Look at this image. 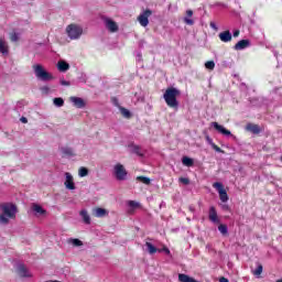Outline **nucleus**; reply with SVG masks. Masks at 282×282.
<instances>
[{"instance_id":"nucleus-15","label":"nucleus","mask_w":282,"mask_h":282,"mask_svg":"<svg viewBox=\"0 0 282 282\" xmlns=\"http://www.w3.org/2000/svg\"><path fill=\"white\" fill-rule=\"evenodd\" d=\"M246 47H250V41L249 40H241L239 41L235 46L234 50L236 51H241V50H246Z\"/></svg>"},{"instance_id":"nucleus-10","label":"nucleus","mask_w":282,"mask_h":282,"mask_svg":"<svg viewBox=\"0 0 282 282\" xmlns=\"http://www.w3.org/2000/svg\"><path fill=\"white\" fill-rule=\"evenodd\" d=\"M0 54H2V56L10 55V45L8 44V41H6V39L3 37H0Z\"/></svg>"},{"instance_id":"nucleus-35","label":"nucleus","mask_w":282,"mask_h":282,"mask_svg":"<svg viewBox=\"0 0 282 282\" xmlns=\"http://www.w3.org/2000/svg\"><path fill=\"white\" fill-rule=\"evenodd\" d=\"M128 206H130V208H140V203L134 200H129Z\"/></svg>"},{"instance_id":"nucleus-17","label":"nucleus","mask_w":282,"mask_h":282,"mask_svg":"<svg viewBox=\"0 0 282 282\" xmlns=\"http://www.w3.org/2000/svg\"><path fill=\"white\" fill-rule=\"evenodd\" d=\"M79 215L83 218L84 224H86L87 226L91 224V217L89 216V213H87V209L80 210Z\"/></svg>"},{"instance_id":"nucleus-9","label":"nucleus","mask_w":282,"mask_h":282,"mask_svg":"<svg viewBox=\"0 0 282 282\" xmlns=\"http://www.w3.org/2000/svg\"><path fill=\"white\" fill-rule=\"evenodd\" d=\"M105 25H106L108 32H111L112 34L118 32V30H119L118 23L109 18L105 19Z\"/></svg>"},{"instance_id":"nucleus-36","label":"nucleus","mask_w":282,"mask_h":282,"mask_svg":"<svg viewBox=\"0 0 282 282\" xmlns=\"http://www.w3.org/2000/svg\"><path fill=\"white\" fill-rule=\"evenodd\" d=\"M111 102L115 107H118V109H120V107H122V106H120V101L118 100V97H112Z\"/></svg>"},{"instance_id":"nucleus-51","label":"nucleus","mask_w":282,"mask_h":282,"mask_svg":"<svg viewBox=\"0 0 282 282\" xmlns=\"http://www.w3.org/2000/svg\"><path fill=\"white\" fill-rule=\"evenodd\" d=\"M137 180H138L139 182H142V176H138Z\"/></svg>"},{"instance_id":"nucleus-34","label":"nucleus","mask_w":282,"mask_h":282,"mask_svg":"<svg viewBox=\"0 0 282 282\" xmlns=\"http://www.w3.org/2000/svg\"><path fill=\"white\" fill-rule=\"evenodd\" d=\"M132 152L135 153L137 155L142 156V149H140V147L138 145L132 147Z\"/></svg>"},{"instance_id":"nucleus-27","label":"nucleus","mask_w":282,"mask_h":282,"mask_svg":"<svg viewBox=\"0 0 282 282\" xmlns=\"http://www.w3.org/2000/svg\"><path fill=\"white\" fill-rule=\"evenodd\" d=\"M53 102H54L55 107H63V105H65V100L61 97L54 98Z\"/></svg>"},{"instance_id":"nucleus-33","label":"nucleus","mask_w":282,"mask_h":282,"mask_svg":"<svg viewBox=\"0 0 282 282\" xmlns=\"http://www.w3.org/2000/svg\"><path fill=\"white\" fill-rule=\"evenodd\" d=\"M205 67H206V69H210V70L215 69V62H213V61L206 62Z\"/></svg>"},{"instance_id":"nucleus-47","label":"nucleus","mask_w":282,"mask_h":282,"mask_svg":"<svg viewBox=\"0 0 282 282\" xmlns=\"http://www.w3.org/2000/svg\"><path fill=\"white\" fill-rule=\"evenodd\" d=\"M224 210H230V207L228 205H223Z\"/></svg>"},{"instance_id":"nucleus-52","label":"nucleus","mask_w":282,"mask_h":282,"mask_svg":"<svg viewBox=\"0 0 282 282\" xmlns=\"http://www.w3.org/2000/svg\"><path fill=\"white\" fill-rule=\"evenodd\" d=\"M275 282H282V279H280V280H276Z\"/></svg>"},{"instance_id":"nucleus-37","label":"nucleus","mask_w":282,"mask_h":282,"mask_svg":"<svg viewBox=\"0 0 282 282\" xmlns=\"http://www.w3.org/2000/svg\"><path fill=\"white\" fill-rule=\"evenodd\" d=\"M142 25L143 28H147V25H149V18H147V14H142Z\"/></svg>"},{"instance_id":"nucleus-7","label":"nucleus","mask_w":282,"mask_h":282,"mask_svg":"<svg viewBox=\"0 0 282 282\" xmlns=\"http://www.w3.org/2000/svg\"><path fill=\"white\" fill-rule=\"evenodd\" d=\"M18 275L21 276V279H31L32 273H30V270H28V267L25 264H19L18 265Z\"/></svg>"},{"instance_id":"nucleus-19","label":"nucleus","mask_w":282,"mask_h":282,"mask_svg":"<svg viewBox=\"0 0 282 282\" xmlns=\"http://www.w3.org/2000/svg\"><path fill=\"white\" fill-rule=\"evenodd\" d=\"M145 247L149 254H155V252H162V250L155 248V246H153V243L151 242H145Z\"/></svg>"},{"instance_id":"nucleus-42","label":"nucleus","mask_w":282,"mask_h":282,"mask_svg":"<svg viewBox=\"0 0 282 282\" xmlns=\"http://www.w3.org/2000/svg\"><path fill=\"white\" fill-rule=\"evenodd\" d=\"M20 122H22L23 124H28V118L22 117V118L20 119Z\"/></svg>"},{"instance_id":"nucleus-28","label":"nucleus","mask_w":282,"mask_h":282,"mask_svg":"<svg viewBox=\"0 0 282 282\" xmlns=\"http://www.w3.org/2000/svg\"><path fill=\"white\" fill-rule=\"evenodd\" d=\"M78 174L79 177H87V175H89V170H87V167H80Z\"/></svg>"},{"instance_id":"nucleus-31","label":"nucleus","mask_w":282,"mask_h":282,"mask_svg":"<svg viewBox=\"0 0 282 282\" xmlns=\"http://www.w3.org/2000/svg\"><path fill=\"white\" fill-rule=\"evenodd\" d=\"M70 243L75 246L76 248L83 246V242L78 238L70 239Z\"/></svg>"},{"instance_id":"nucleus-18","label":"nucleus","mask_w":282,"mask_h":282,"mask_svg":"<svg viewBox=\"0 0 282 282\" xmlns=\"http://www.w3.org/2000/svg\"><path fill=\"white\" fill-rule=\"evenodd\" d=\"M191 17H193V10H187L186 11V17L184 18V23H186V25H194L195 21H193V19H191Z\"/></svg>"},{"instance_id":"nucleus-40","label":"nucleus","mask_w":282,"mask_h":282,"mask_svg":"<svg viewBox=\"0 0 282 282\" xmlns=\"http://www.w3.org/2000/svg\"><path fill=\"white\" fill-rule=\"evenodd\" d=\"M213 149L217 152V153H221V148L217 147V144L213 143Z\"/></svg>"},{"instance_id":"nucleus-46","label":"nucleus","mask_w":282,"mask_h":282,"mask_svg":"<svg viewBox=\"0 0 282 282\" xmlns=\"http://www.w3.org/2000/svg\"><path fill=\"white\" fill-rule=\"evenodd\" d=\"M239 36V30L234 31V37L237 39Z\"/></svg>"},{"instance_id":"nucleus-49","label":"nucleus","mask_w":282,"mask_h":282,"mask_svg":"<svg viewBox=\"0 0 282 282\" xmlns=\"http://www.w3.org/2000/svg\"><path fill=\"white\" fill-rule=\"evenodd\" d=\"M210 28H213L214 30H217V26L213 22L210 23Z\"/></svg>"},{"instance_id":"nucleus-53","label":"nucleus","mask_w":282,"mask_h":282,"mask_svg":"<svg viewBox=\"0 0 282 282\" xmlns=\"http://www.w3.org/2000/svg\"><path fill=\"white\" fill-rule=\"evenodd\" d=\"M42 89H45V90L47 91L48 88H47V87H44V88H42Z\"/></svg>"},{"instance_id":"nucleus-4","label":"nucleus","mask_w":282,"mask_h":282,"mask_svg":"<svg viewBox=\"0 0 282 282\" xmlns=\"http://www.w3.org/2000/svg\"><path fill=\"white\" fill-rule=\"evenodd\" d=\"M66 34L72 41H76L79 36H83V26L78 24H69L66 28Z\"/></svg>"},{"instance_id":"nucleus-5","label":"nucleus","mask_w":282,"mask_h":282,"mask_svg":"<svg viewBox=\"0 0 282 282\" xmlns=\"http://www.w3.org/2000/svg\"><path fill=\"white\" fill-rule=\"evenodd\" d=\"M115 177L119 181L122 182L127 180V170L124 169V165L118 163L115 165Z\"/></svg>"},{"instance_id":"nucleus-32","label":"nucleus","mask_w":282,"mask_h":282,"mask_svg":"<svg viewBox=\"0 0 282 282\" xmlns=\"http://www.w3.org/2000/svg\"><path fill=\"white\" fill-rule=\"evenodd\" d=\"M10 41L17 43V41H19V34L17 32L10 33Z\"/></svg>"},{"instance_id":"nucleus-11","label":"nucleus","mask_w":282,"mask_h":282,"mask_svg":"<svg viewBox=\"0 0 282 282\" xmlns=\"http://www.w3.org/2000/svg\"><path fill=\"white\" fill-rule=\"evenodd\" d=\"M65 175H66V180L64 185L66 186V188H68V191L76 189V184H74V176H72L69 172H66Z\"/></svg>"},{"instance_id":"nucleus-43","label":"nucleus","mask_w":282,"mask_h":282,"mask_svg":"<svg viewBox=\"0 0 282 282\" xmlns=\"http://www.w3.org/2000/svg\"><path fill=\"white\" fill-rule=\"evenodd\" d=\"M142 14H147V19H149V17H151L152 12H151V10H147Z\"/></svg>"},{"instance_id":"nucleus-13","label":"nucleus","mask_w":282,"mask_h":282,"mask_svg":"<svg viewBox=\"0 0 282 282\" xmlns=\"http://www.w3.org/2000/svg\"><path fill=\"white\" fill-rule=\"evenodd\" d=\"M93 215L94 217L102 218V217H107V215H109V212H107V209L102 207H95L93 209Z\"/></svg>"},{"instance_id":"nucleus-41","label":"nucleus","mask_w":282,"mask_h":282,"mask_svg":"<svg viewBox=\"0 0 282 282\" xmlns=\"http://www.w3.org/2000/svg\"><path fill=\"white\" fill-rule=\"evenodd\" d=\"M61 85H63L64 87H69V82L63 79L61 80Z\"/></svg>"},{"instance_id":"nucleus-24","label":"nucleus","mask_w":282,"mask_h":282,"mask_svg":"<svg viewBox=\"0 0 282 282\" xmlns=\"http://www.w3.org/2000/svg\"><path fill=\"white\" fill-rule=\"evenodd\" d=\"M61 151L63 155H69V156L74 155V150L69 147H64L61 149Z\"/></svg>"},{"instance_id":"nucleus-39","label":"nucleus","mask_w":282,"mask_h":282,"mask_svg":"<svg viewBox=\"0 0 282 282\" xmlns=\"http://www.w3.org/2000/svg\"><path fill=\"white\" fill-rule=\"evenodd\" d=\"M142 184H145L147 186H149V184H151V178L143 176L142 177Z\"/></svg>"},{"instance_id":"nucleus-38","label":"nucleus","mask_w":282,"mask_h":282,"mask_svg":"<svg viewBox=\"0 0 282 282\" xmlns=\"http://www.w3.org/2000/svg\"><path fill=\"white\" fill-rule=\"evenodd\" d=\"M180 182H181V184H184L185 186H188V184H191V180H188L186 177H181Z\"/></svg>"},{"instance_id":"nucleus-2","label":"nucleus","mask_w":282,"mask_h":282,"mask_svg":"<svg viewBox=\"0 0 282 282\" xmlns=\"http://www.w3.org/2000/svg\"><path fill=\"white\" fill-rule=\"evenodd\" d=\"M180 96V90L177 88H167L163 95V98L167 105L172 109H177L180 107V102H177V97Z\"/></svg>"},{"instance_id":"nucleus-30","label":"nucleus","mask_w":282,"mask_h":282,"mask_svg":"<svg viewBox=\"0 0 282 282\" xmlns=\"http://www.w3.org/2000/svg\"><path fill=\"white\" fill-rule=\"evenodd\" d=\"M218 230L223 235H228V226H226V225H219Z\"/></svg>"},{"instance_id":"nucleus-22","label":"nucleus","mask_w":282,"mask_h":282,"mask_svg":"<svg viewBox=\"0 0 282 282\" xmlns=\"http://www.w3.org/2000/svg\"><path fill=\"white\" fill-rule=\"evenodd\" d=\"M178 281L180 282H197L195 279L188 276L187 274L180 273L178 274Z\"/></svg>"},{"instance_id":"nucleus-3","label":"nucleus","mask_w":282,"mask_h":282,"mask_svg":"<svg viewBox=\"0 0 282 282\" xmlns=\"http://www.w3.org/2000/svg\"><path fill=\"white\" fill-rule=\"evenodd\" d=\"M33 70L37 80H42L43 83L54 80V76L50 72H46L41 64L33 65Z\"/></svg>"},{"instance_id":"nucleus-8","label":"nucleus","mask_w":282,"mask_h":282,"mask_svg":"<svg viewBox=\"0 0 282 282\" xmlns=\"http://www.w3.org/2000/svg\"><path fill=\"white\" fill-rule=\"evenodd\" d=\"M212 127H214L218 133H221V135H225L226 138L232 137V132H230V130L226 129L221 124H218L217 122H212Z\"/></svg>"},{"instance_id":"nucleus-14","label":"nucleus","mask_w":282,"mask_h":282,"mask_svg":"<svg viewBox=\"0 0 282 282\" xmlns=\"http://www.w3.org/2000/svg\"><path fill=\"white\" fill-rule=\"evenodd\" d=\"M218 37L223 43H230L232 41V33L230 31H224L218 34Z\"/></svg>"},{"instance_id":"nucleus-25","label":"nucleus","mask_w":282,"mask_h":282,"mask_svg":"<svg viewBox=\"0 0 282 282\" xmlns=\"http://www.w3.org/2000/svg\"><path fill=\"white\" fill-rule=\"evenodd\" d=\"M182 163L184 166H193L194 161H193V159H191L188 156H183Z\"/></svg>"},{"instance_id":"nucleus-21","label":"nucleus","mask_w":282,"mask_h":282,"mask_svg":"<svg viewBox=\"0 0 282 282\" xmlns=\"http://www.w3.org/2000/svg\"><path fill=\"white\" fill-rule=\"evenodd\" d=\"M57 68L59 72H67V69H69V64L65 61H59L57 63Z\"/></svg>"},{"instance_id":"nucleus-1","label":"nucleus","mask_w":282,"mask_h":282,"mask_svg":"<svg viewBox=\"0 0 282 282\" xmlns=\"http://www.w3.org/2000/svg\"><path fill=\"white\" fill-rule=\"evenodd\" d=\"M0 210V224L2 226H8V224H10V219H17V205L12 203H1Z\"/></svg>"},{"instance_id":"nucleus-45","label":"nucleus","mask_w":282,"mask_h":282,"mask_svg":"<svg viewBox=\"0 0 282 282\" xmlns=\"http://www.w3.org/2000/svg\"><path fill=\"white\" fill-rule=\"evenodd\" d=\"M219 282H230V281H228L227 278L223 276V278L219 279Z\"/></svg>"},{"instance_id":"nucleus-26","label":"nucleus","mask_w":282,"mask_h":282,"mask_svg":"<svg viewBox=\"0 0 282 282\" xmlns=\"http://www.w3.org/2000/svg\"><path fill=\"white\" fill-rule=\"evenodd\" d=\"M119 110L121 112V116H123V118H131V111H129L127 108L124 107H119Z\"/></svg>"},{"instance_id":"nucleus-48","label":"nucleus","mask_w":282,"mask_h":282,"mask_svg":"<svg viewBox=\"0 0 282 282\" xmlns=\"http://www.w3.org/2000/svg\"><path fill=\"white\" fill-rule=\"evenodd\" d=\"M163 250L166 254H171V250H169V248H164Z\"/></svg>"},{"instance_id":"nucleus-12","label":"nucleus","mask_w":282,"mask_h":282,"mask_svg":"<svg viewBox=\"0 0 282 282\" xmlns=\"http://www.w3.org/2000/svg\"><path fill=\"white\" fill-rule=\"evenodd\" d=\"M70 102H73L74 107H76V109H85L86 107V102L85 99L80 98V97H70Z\"/></svg>"},{"instance_id":"nucleus-44","label":"nucleus","mask_w":282,"mask_h":282,"mask_svg":"<svg viewBox=\"0 0 282 282\" xmlns=\"http://www.w3.org/2000/svg\"><path fill=\"white\" fill-rule=\"evenodd\" d=\"M137 19H138L139 23L142 25V21H143L142 13H140Z\"/></svg>"},{"instance_id":"nucleus-16","label":"nucleus","mask_w":282,"mask_h":282,"mask_svg":"<svg viewBox=\"0 0 282 282\" xmlns=\"http://www.w3.org/2000/svg\"><path fill=\"white\" fill-rule=\"evenodd\" d=\"M209 221L219 224V217L217 216V209H215V207L209 208Z\"/></svg>"},{"instance_id":"nucleus-23","label":"nucleus","mask_w":282,"mask_h":282,"mask_svg":"<svg viewBox=\"0 0 282 282\" xmlns=\"http://www.w3.org/2000/svg\"><path fill=\"white\" fill-rule=\"evenodd\" d=\"M33 210L36 213V215H45L47 213L41 205L37 204H33Z\"/></svg>"},{"instance_id":"nucleus-20","label":"nucleus","mask_w":282,"mask_h":282,"mask_svg":"<svg viewBox=\"0 0 282 282\" xmlns=\"http://www.w3.org/2000/svg\"><path fill=\"white\" fill-rule=\"evenodd\" d=\"M247 131H250L251 133H261V128H259L258 124L249 123L247 124Z\"/></svg>"},{"instance_id":"nucleus-29","label":"nucleus","mask_w":282,"mask_h":282,"mask_svg":"<svg viewBox=\"0 0 282 282\" xmlns=\"http://www.w3.org/2000/svg\"><path fill=\"white\" fill-rule=\"evenodd\" d=\"M263 273V265L258 264L257 269L253 271L254 276H261Z\"/></svg>"},{"instance_id":"nucleus-6","label":"nucleus","mask_w":282,"mask_h":282,"mask_svg":"<svg viewBox=\"0 0 282 282\" xmlns=\"http://www.w3.org/2000/svg\"><path fill=\"white\" fill-rule=\"evenodd\" d=\"M213 187L216 188V191H218L220 202L226 204L229 197H228V193L224 189V184H221L220 182H216L213 184Z\"/></svg>"},{"instance_id":"nucleus-50","label":"nucleus","mask_w":282,"mask_h":282,"mask_svg":"<svg viewBox=\"0 0 282 282\" xmlns=\"http://www.w3.org/2000/svg\"><path fill=\"white\" fill-rule=\"evenodd\" d=\"M191 213H195V208H193L192 206L189 207Z\"/></svg>"}]
</instances>
